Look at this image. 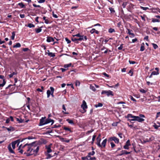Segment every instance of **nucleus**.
I'll return each mask as SVG.
<instances>
[{
  "label": "nucleus",
  "mask_w": 160,
  "mask_h": 160,
  "mask_svg": "<svg viewBox=\"0 0 160 160\" xmlns=\"http://www.w3.org/2000/svg\"><path fill=\"white\" fill-rule=\"evenodd\" d=\"M36 142H34L28 144L26 143L22 147V148H24L27 146H28V149L27 152H25L24 154H26L27 156H29L31 155L34 154L36 155L38 152L39 147L37 146L34 144L36 143Z\"/></svg>",
  "instance_id": "f257e3e1"
},
{
  "label": "nucleus",
  "mask_w": 160,
  "mask_h": 160,
  "mask_svg": "<svg viewBox=\"0 0 160 160\" xmlns=\"http://www.w3.org/2000/svg\"><path fill=\"white\" fill-rule=\"evenodd\" d=\"M101 94L102 95L105 94L108 97H109L110 96H114L113 92L110 90L108 91L102 90L101 92Z\"/></svg>",
  "instance_id": "f03ea898"
},
{
  "label": "nucleus",
  "mask_w": 160,
  "mask_h": 160,
  "mask_svg": "<svg viewBox=\"0 0 160 160\" xmlns=\"http://www.w3.org/2000/svg\"><path fill=\"white\" fill-rule=\"evenodd\" d=\"M144 119L142 118L139 116H135L134 117V118L132 119H128V121L131 122L132 121H137L139 122H142L144 121Z\"/></svg>",
  "instance_id": "7ed1b4c3"
},
{
  "label": "nucleus",
  "mask_w": 160,
  "mask_h": 160,
  "mask_svg": "<svg viewBox=\"0 0 160 160\" xmlns=\"http://www.w3.org/2000/svg\"><path fill=\"white\" fill-rule=\"evenodd\" d=\"M81 108L83 109V110L81 111L82 113H84L86 112V109L88 108V106L87 105V103L84 100H83L82 101V103L81 105Z\"/></svg>",
  "instance_id": "20e7f679"
},
{
  "label": "nucleus",
  "mask_w": 160,
  "mask_h": 160,
  "mask_svg": "<svg viewBox=\"0 0 160 160\" xmlns=\"http://www.w3.org/2000/svg\"><path fill=\"white\" fill-rule=\"evenodd\" d=\"M114 141L115 143H118L119 142V139L115 137H113L110 138L108 140V141Z\"/></svg>",
  "instance_id": "39448f33"
},
{
  "label": "nucleus",
  "mask_w": 160,
  "mask_h": 160,
  "mask_svg": "<svg viewBox=\"0 0 160 160\" xmlns=\"http://www.w3.org/2000/svg\"><path fill=\"white\" fill-rule=\"evenodd\" d=\"M52 145V144L51 143L49 145H46L45 146V148L47 149V152L48 153H50L52 151V150L51 149V147Z\"/></svg>",
  "instance_id": "423d86ee"
},
{
  "label": "nucleus",
  "mask_w": 160,
  "mask_h": 160,
  "mask_svg": "<svg viewBox=\"0 0 160 160\" xmlns=\"http://www.w3.org/2000/svg\"><path fill=\"white\" fill-rule=\"evenodd\" d=\"M155 70L156 71H152L151 74V77L152 75H158L159 74V69L158 68H155Z\"/></svg>",
  "instance_id": "0eeeda50"
},
{
  "label": "nucleus",
  "mask_w": 160,
  "mask_h": 160,
  "mask_svg": "<svg viewBox=\"0 0 160 160\" xmlns=\"http://www.w3.org/2000/svg\"><path fill=\"white\" fill-rule=\"evenodd\" d=\"M131 145L130 143V141L128 140L126 142L125 145L124 146L123 148L125 149H129V146Z\"/></svg>",
  "instance_id": "6e6552de"
},
{
  "label": "nucleus",
  "mask_w": 160,
  "mask_h": 160,
  "mask_svg": "<svg viewBox=\"0 0 160 160\" xmlns=\"http://www.w3.org/2000/svg\"><path fill=\"white\" fill-rule=\"evenodd\" d=\"M51 122H52L51 125H52L54 122V120L48 118L45 120V123L46 124Z\"/></svg>",
  "instance_id": "1a4fd4ad"
},
{
  "label": "nucleus",
  "mask_w": 160,
  "mask_h": 160,
  "mask_svg": "<svg viewBox=\"0 0 160 160\" xmlns=\"http://www.w3.org/2000/svg\"><path fill=\"white\" fill-rule=\"evenodd\" d=\"M107 140L106 138L104 139L102 142V144H101V147H98L99 148H104L105 147L106 144L107 142Z\"/></svg>",
  "instance_id": "9d476101"
},
{
  "label": "nucleus",
  "mask_w": 160,
  "mask_h": 160,
  "mask_svg": "<svg viewBox=\"0 0 160 160\" xmlns=\"http://www.w3.org/2000/svg\"><path fill=\"white\" fill-rule=\"evenodd\" d=\"M63 128L66 132H72V131L71 130V128L67 127L66 126H64L63 127Z\"/></svg>",
  "instance_id": "9b49d317"
},
{
  "label": "nucleus",
  "mask_w": 160,
  "mask_h": 160,
  "mask_svg": "<svg viewBox=\"0 0 160 160\" xmlns=\"http://www.w3.org/2000/svg\"><path fill=\"white\" fill-rule=\"evenodd\" d=\"M2 128H6L8 131H13L15 130V128L12 126L10 127L9 128L5 127L4 126H3Z\"/></svg>",
  "instance_id": "f8f14e48"
},
{
  "label": "nucleus",
  "mask_w": 160,
  "mask_h": 160,
  "mask_svg": "<svg viewBox=\"0 0 160 160\" xmlns=\"http://www.w3.org/2000/svg\"><path fill=\"white\" fill-rule=\"evenodd\" d=\"M45 120H44V118H42L40 119L39 125L42 126L45 124Z\"/></svg>",
  "instance_id": "ddd939ff"
},
{
  "label": "nucleus",
  "mask_w": 160,
  "mask_h": 160,
  "mask_svg": "<svg viewBox=\"0 0 160 160\" xmlns=\"http://www.w3.org/2000/svg\"><path fill=\"white\" fill-rule=\"evenodd\" d=\"M26 139V138H23L22 139H18L16 141H14V142H15L16 144H17L18 145L20 142H22L23 140Z\"/></svg>",
  "instance_id": "4468645a"
},
{
  "label": "nucleus",
  "mask_w": 160,
  "mask_h": 160,
  "mask_svg": "<svg viewBox=\"0 0 160 160\" xmlns=\"http://www.w3.org/2000/svg\"><path fill=\"white\" fill-rule=\"evenodd\" d=\"M97 142L96 144L98 147H101V144H100V142L101 140V138H97Z\"/></svg>",
  "instance_id": "2eb2a0df"
},
{
  "label": "nucleus",
  "mask_w": 160,
  "mask_h": 160,
  "mask_svg": "<svg viewBox=\"0 0 160 160\" xmlns=\"http://www.w3.org/2000/svg\"><path fill=\"white\" fill-rule=\"evenodd\" d=\"M8 150L9 151V152L11 153H15V152H14V151H13L12 148H11V145L10 144H9L8 146Z\"/></svg>",
  "instance_id": "dca6fc26"
},
{
  "label": "nucleus",
  "mask_w": 160,
  "mask_h": 160,
  "mask_svg": "<svg viewBox=\"0 0 160 160\" xmlns=\"http://www.w3.org/2000/svg\"><path fill=\"white\" fill-rule=\"evenodd\" d=\"M90 156L87 155L86 157H82L81 159L82 160H90Z\"/></svg>",
  "instance_id": "f3484780"
},
{
  "label": "nucleus",
  "mask_w": 160,
  "mask_h": 160,
  "mask_svg": "<svg viewBox=\"0 0 160 160\" xmlns=\"http://www.w3.org/2000/svg\"><path fill=\"white\" fill-rule=\"evenodd\" d=\"M42 27V26L40 27V28H36L35 29V30L37 33H38L41 32L42 30V29L41 28Z\"/></svg>",
  "instance_id": "a211bd4d"
},
{
  "label": "nucleus",
  "mask_w": 160,
  "mask_h": 160,
  "mask_svg": "<svg viewBox=\"0 0 160 160\" xmlns=\"http://www.w3.org/2000/svg\"><path fill=\"white\" fill-rule=\"evenodd\" d=\"M48 56L52 57H54L55 56V53L51 52H48Z\"/></svg>",
  "instance_id": "6ab92c4d"
},
{
  "label": "nucleus",
  "mask_w": 160,
  "mask_h": 160,
  "mask_svg": "<svg viewBox=\"0 0 160 160\" xmlns=\"http://www.w3.org/2000/svg\"><path fill=\"white\" fill-rule=\"evenodd\" d=\"M150 78V76H149L148 75V76L146 78V80L147 82V84L149 85L150 84V82L149 81V78Z\"/></svg>",
  "instance_id": "aec40b11"
},
{
  "label": "nucleus",
  "mask_w": 160,
  "mask_h": 160,
  "mask_svg": "<svg viewBox=\"0 0 160 160\" xmlns=\"http://www.w3.org/2000/svg\"><path fill=\"white\" fill-rule=\"evenodd\" d=\"M144 43H142L141 44V46L140 49V51H143L145 50V48L144 47Z\"/></svg>",
  "instance_id": "412c9836"
},
{
  "label": "nucleus",
  "mask_w": 160,
  "mask_h": 160,
  "mask_svg": "<svg viewBox=\"0 0 160 160\" xmlns=\"http://www.w3.org/2000/svg\"><path fill=\"white\" fill-rule=\"evenodd\" d=\"M108 32L110 33H112L115 32V31L114 29L110 28L108 29Z\"/></svg>",
  "instance_id": "4be33fe9"
},
{
  "label": "nucleus",
  "mask_w": 160,
  "mask_h": 160,
  "mask_svg": "<svg viewBox=\"0 0 160 160\" xmlns=\"http://www.w3.org/2000/svg\"><path fill=\"white\" fill-rule=\"evenodd\" d=\"M152 22H160V20L155 18H152Z\"/></svg>",
  "instance_id": "5701e85b"
},
{
  "label": "nucleus",
  "mask_w": 160,
  "mask_h": 160,
  "mask_svg": "<svg viewBox=\"0 0 160 160\" xmlns=\"http://www.w3.org/2000/svg\"><path fill=\"white\" fill-rule=\"evenodd\" d=\"M21 46V44L19 43H17L15 45L13 46V48H19Z\"/></svg>",
  "instance_id": "b1692460"
},
{
  "label": "nucleus",
  "mask_w": 160,
  "mask_h": 160,
  "mask_svg": "<svg viewBox=\"0 0 160 160\" xmlns=\"http://www.w3.org/2000/svg\"><path fill=\"white\" fill-rule=\"evenodd\" d=\"M66 121H67L69 123L72 125H74V124L73 121L69 119H66Z\"/></svg>",
  "instance_id": "393cba45"
},
{
  "label": "nucleus",
  "mask_w": 160,
  "mask_h": 160,
  "mask_svg": "<svg viewBox=\"0 0 160 160\" xmlns=\"http://www.w3.org/2000/svg\"><path fill=\"white\" fill-rule=\"evenodd\" d=\"M50 89L51 92V94L52 97H53V93L54 91V89L53 87H50Z\"/></svg>",
  "instance_id": "a878e982"
},
{
  "label": "nucleus",
  "mask_w": 160,
  "mask_h": 160,
  "mask_svg": "<svg viewBox=\"0 0 160 160\" xmlns=\"http://www.w3.org/2000/svg\"><path fill=\"white\" fill-rule=\"evenodd\" d=\"M117 26L120 29H121V28H123V25H122L121 22H119L117 23Z\"/></svg>",
  "instance_id": "bb28decb"
},
{
  "label": "nucleus",
  "mask_w": 160,
  "mask_h": 160,
  "mask_svg": "<svg viewBox=\"0 0 160 160\" xmlns=\"http://www.w3.org/2000/svg\"><path fill=\"white\" fill-rule=\"evenodd\" d=\"M17 72H13L12 73H11L9 75H8V76L10 78H11L13 76V75H17Z\"/></svg>",
  "instance_id": "cd10ccee"
},
{
  "label": "nucleus",
  "mask_w": 160,
  "mask_h": 160,
  "mask_svg": "<svg viewBox=\"0 0 160 160\" xmlns=\"http://www.w3.org/2000/svg\"><path fill=\"white\" fill-rule=\"evenodd\" d=\"M72 64L71 63H69L68 64H66L64 65V67L65 68H68V67H70L72 66Z\"/></svg>",
  "instance_id": "c85d7f7f"
},
{
  "label": "nucleus",
  "mask_w": 160,
  "mask_h": 160,
  "mask_svg": "<svg viewBox=\"0 0 160 160\" xmlns=\"http://www.w3.org/2000/svg\"><path fill=\"white\" fill-rule=\"evenodd\" d=\"M124 152L125 150H122L121 152V153H120L118 154L117 156H119L124 155Z\"/></svg>",
  "instance_id": "c756f323"
},
{
  "label": "nucleus",
  "mask_w": 160,
  "mask_h": 160,
  "mask_svg": "<svg viewBox=\"0 0 160 160\" xmlns=\"http://www.w3.org/2000/svg\"><path fill=\"white\" fill-rule=\"evenodd\" d=\"M18 5L21 8H24L25 7V5L23 4V3L22 2L19 3L18 4Z\"/></svg>",
  "instance_id": "7c9ffc66"
},
{
  "label": "nucleus",
  "mask_w": 160,
  "mask_h": 160,
  "mask_svg": "<svg viewBox=\"0 0 160 160\" xmlns=\"http://www.w3.org/2000/svg\"><path fill=\"white\" fill-rule=\"evenodd\" d=\"M95 153V152L94 151H92V152H89L88 154V155L91 156H93Z\"/></svg>",
  "instance_id": "2f4dec72"
},
{
  "label": "nucleus",
  "mask_w": 160,
  "mask_h": 160,
  "mask_svg": "<svg viewBox=\"0 0 160 160\" xmlns=\"http://www.w3.org/2000/svg\"><path fill=\"white\" fill-rule=\"evenodd\" d=\"M77 40L81 41L84 40V35H82L79 37V38H77Z\"/></svg>",
  "instance_id": "473e14b6"
},
{
  "label": "nucleus",
  "mask_w": 160,
  "mask_h": 160,
  "mask_svg": "<svg viewBox=\"0 0 160 160\" xmlns=\"http://www.w3.org/2000/svg\"><path fill=\"white\" fill-rule=\"evenodd\" d=\"M15 32H12V35L11 37V38L12 40H14V39L15 36Z\"/></svg>",
  "instance_id": "72a5a7b5"
},
{
  "label": "nucleus",
  "mask_w": 160,
  "mask_h": 160,
  "mask_svg": "<svg viewBox=\"0 0 160 160\" xmlns=\"http://www.w3.org/2000/svg\"><path fill=\"white\" fill-rule=\"evenodd\" d=\"M51 91H50V90H48L47 92V98H48L49 97L50 95H51Z\"/></svg>",
  "instance_id": "f704fd0d"
},
{
  "label": "nucleus",
  "mask_w": 160,
  "mask_h": 160,
  "mask_svg": "<svg viewBox=\"0 0 160 160\" xmlns=\"http://www.w3.org/2000/svg\"><path fill=\"white\" fill-rule=\"evenodd\" d=\"M6 82L5 79H3V83L2 84H0V87H3L6 84Z\"/></svg>",
  "instance_id": "c9c22d12"
},
{
  "label": "nucleus",
  "mask_w": 160,
  "mask_h": 160,
  "mask_svg": "<svg viewBox=\"0 0 160 160\" xmlns=\"http://www.w3.org/2000/svg\"><path fill=\"white\" fill-rule=\"evenodd\" d=\"M27 26L30 28H32L35 27V25L32 23H29L28 24Z\"/></svg>",
  "instance_id": "e433bc0d"
},
{
  "label": "nucleus",
  "mask_w": 160,
  "mask_h": 160,
  "mask_svg": "<svg viewBox=\"0 0 160 160\" xmlns=\"http://www.w3.org/2000/svg\"><path fill=\"white\" fill-rule=\"evenodd\" d=\"M103 104L102 103H98L97 104H96L95 105V107L97 108L98 107H100L102 106Z\"/></svg>",
  "instance_id": "4c0bfd02"
},
{
  "label": "nucleus",
  "mask_w": 160,
  "mask_h": 160,
  "mask_svg": "<svg viewBox=\"0 0 160 160\" xmlns=\"http://www.w3.org/2000/svg\"><path fill=\"white\" fill-rule=\"evenodd\" d=\"M135 116L132 115V114H129L127 115V117H126L127 118H134V117Z\"/></svg>",
  "instance_id": "58836bf2"
},
{
  "label": "nucleus",
  "mask_w": 160,
  "mask_h": 160,
  "mask_svg": "<svg viewBox=\"0 0 160 160\" xmlns=\"http://www.w3.org/2000/svg\"><path fill=\"white\" fill-rule=\"evenodd\" d=\"M90 89L92 90L93 91H95L96 90V89L92 85L90 86Z\"/></svg>",
  "instance_id": "ea45409f"
},
{
  "label": "nucleus",
  "mask_w": 160,
  "mask_h": 160,
  "mask_svg": "<svg viewBox=\"0 0 160 160\" xmlns=\"http://www.w3.org/2000/svg\"><path fill=\"white\" fill-rule=\"evenodd\" d=\"M21 146V145L19 146L18 148V150H19L18 152L21 153V154H22L23 151L22 149H20Z\"/></svg>",
  "instance_id": "a19ab883"
},
{
  "label": "nucleus",
  "mask_w": 160,
  "mask_h": 160,
  "mask_svg": "<svg viewBox=\"0 0 160 160\" xmlns=\"http://www.w3.org/2000/svg\"><path fill=\"white\" fill-rule=\"evenodd\" d=\"M109 9L110 10L111 13H113L115 12V11L114 10V8L112 7L109 8Z\"/></svg>",
  "instance_id": "79ce46f5"
},
{
  "label": "nucleus",
  "mask_w": 160,
  "mask_h": 160,
  "mask_svg": "<svg viewBox=\"0 0 160 160\" xmlns=\"http://www.w3.org/2000/svg\"><path fill=\"white\" fill-rule=\"evenodd\" d=\"M11 144L12 148L14 149L15 148V145L16 144L14 142H12Z\"/></svg>",
  "instance_id": "37998d69"
},
{
  "label": "nucleus",
  "mask_w": 160,
  "mask_h": 160,
  "mask_svg": "<svg viewBox=\"0 0 160 160\" xmlns=\"http://www.w3.org/2000/svg\"><path fill=\"white\" fill-rule=\"evenodd\" d=\"M51 37L48 36L47 37V41L48 42H51Z\"/></svg>",
  "instance_id": "c03bdc74"
},
{
  "label": "nucleus",
  "mask_w": 160,
  "mask_h": 160,
  "mask_svg": "<svg viewBox=\"0 0 160 160\" xmlns=\"http://www.w3.org/2000/svg\"><path fill=\"white\" fill-rule=\"evenodd\" d=\"M153 126L156 129H158L159 127H160V125H156L155 123H154V125H153Z\"/></svg>",
  "instance_id": "a18cd8bd"
},
{
  "label": "nucleus",
  "mask_w": 160,
  "mask_h": 160,
  "mask_svg": "<svg viewBox=\"0 0 160 160\" xmlns=\"http://www.w3.org/2000/svg\"><path fill=\"white\" fill-rule=\"evenodd\" d=\"M127 30L128 31L127 33L129 35H130L132 33L131 32H132V30L128 28H127Z\"/></svg>",
  "instance_id": "49530a36"
},
{
  "label": "nucleus",
  "mask_w": 160,
  "mask_h": 160,
  "mask_svg": "<svg viewBox=\"0 0 160 160\" xmlns=\"http://www.w3.org/2000/svg\"><path fill=\"white\" fill-rule=\"evenodd\" d=\"M17 121H18L19 123H22L23 122V120H22V119H19V118H17Z\"/></svg>",
  "instance_id": "de8ad7c7"
},
{
  "label": "nucleus",
  "mask_w": 160,
  "mask_h": 160,
  "mask_svg": "<svg viewBox=\"0 0 160 160\" xmlns=\"http://www.w3.org/2000/svg\"><path fill=\"white\" fill-rule=\"evenodd\" d=\"M82 35H81L79 33H78L77 34H75L74 35H72V36L73 37H79L81 36Z\"/></svg>",
  "instance_id": "09e8293b"
},
{
  "label": "nucleus",
  "mask_w": 160,
  "mask_h": 160,
  "mask_svg": "<svg viewBox=\"0 0 160 160\" xmlns=\"http://www.w3.org/2000/svg\"><path fill=\"white\" fill-rule=\"evenodd\" d=\"M110 144L111 145V148H113L115 146V145L113 142H111Z\"/></svg>",
  "instance_id": "8fccbe9b"
},
{
  "label": "nucleus",
  "mask_w": 160,
  "mask_h": 160,
  "mask_svg": "<svg viewBox=\"0 0 160 160\" xmlns=\"http://www.w3.org/2000/svg\"><path fill=\"white\" fill-rule=\"evenodd\" d=\"M152 44L154 49H156L158 48V46L156 44L152 43Z\"/></svg>",
  "instance_id": "3c124183"
},
{
  "label": "nucleus",
  "mask_w": 160,
  "mask_h": 160,
  "mask_svg": "<svg viewBox=\"0 0 160 160\" xmlns=\"http://www.w3.org/2000/svg\"><path fill=\"white\" fill-rule=\"evenodd\" d=\"M71 39L72 41L74 42L76 41L77 40V38H75L74 37H71Z\"/></svg>",
  "instance_id": "603ef678"
},
{
  "label": "nucleus",
  "mask_w": 160,
  "mask_h": 160,
  "mask_svg": "<svg viewBox=\"0 0 160 160\" xmlns=\"http://www.w3.org/2000/svg\"><path fill=\"white\" fill-rule=\"evenodd\" d=\"M52 16L54 18H58V16L56 14H54V12L53 11L52 12Z\"/></svg>",
  "instance_id": "864d4df0"
},
{
  "label": "nucleus",
  "mask_w": 160,
  "mask_h": 160,
  "mask_svg": "<svg viewBox=\"0 0 160 160\" xmlns=\"http://www.w3.org/2000/svg\"><path fill=\"white\" fill-rule=\"evenodd\" d=\"M128 73H130L131 76H132L133 75V70L132 69H131L129 72Z\"/></svg>",
  "instance_id": "5fc2aeb1"
},
{
  "label": "nucleus",
  "mask_w": 160,
  "mask_h": 160,
  "mask_svg": "<svg viewBox=\"0 0 160 160\" xmlns=\"http://www.w3.org/2000/svg\"><path fill=\"white\" fill-rule=\"evenodd\" d=\"M123 44H121L120 46L118 48V49L119 50H122L123 48Z\"/></svg>",
  "instance_id": "6e6d98bb"
},
{
  "label": "nucleus",
  "mask_w": 160,
  "mask_h": 160,
  "mask_svg": "<svg viewBox=\"0 0 160 160\" xmlns=\"http://www.w3.org/2000/svg\"><path fill=\"white\" fill-rule=\"evenodd\" d=\"M61 127V125L60 124H58V125L55 124L53 126V128H57L60 127Z\"/></svg>",
  "instance_id": "4d7b16f0"
},
{
  "label": "nucleus",
  "mask_w": 160,
  "mask_h": 160,
  "mask_svg": "<svg viewBox=\"0 0 160 160\" xmlns=\"http://www.w3.org/2000/svg\"><path fill=\"white\" fill-rule=\"evenodd\" d=\"M65 39L68 44L70 43L71 42V41L69 40L68 38H65Z\"/></svg>",
  "instance_id": "13d9d810"
},
{
  "label": "nucleus",
  "mask_w": 160,
  "mask_h": 160,
  "mask_svg": "<svg viewBox=\"0 0 160 160\" xmlns=\"http://www.w3.org/2000/svg\"><path fill=\"white\" fill-rule=\"evenodd\" d=\"M140 91L141 92L143 93H145L146 92V91L144 89L142 88L140 89Z\"/></svg>",
  "instance_id": "bf43d9fd"
},
{
  "label": "nucleus",
  "mask_w": 160,
  "mask_h": 160,
  "mask_svg": "<svg viewBox=\"0 0 160 160\" xmlns=\"http://www.w3.org/2000/svg\"><path fill=\"white\" fill-rule=\"evenodd\" d=\"M52 156H51V155L50 154H48L47 155V157L46 158V159H48L51 158L52 157Z\"/></svg>",
  "instance_id": "052dcab7"
},
{
  "label": "nucleus",
  "mask_w": 160,
  "mask_h": 160,
  "mask_svg": "<svg viewBox=\"0 0 160 160\" xmlns=\"http://www.w3.org/2000/svg\"><path fill=\"white\" fill-rule=\"evenodd\" d=\"M102 74L105 77H106L108 78H109V75L108 74H107L105 72H103V73H102Z\"/></svg>",
  "instance_id": "680f3d73"
},
{
  "label": "nucleus",
  "mask_w": 160,
  "mask_h": 160,
  "mask_svg": "<svg viewBox=\"0 0 160 160\" xmlns=\"http://www.w3.org/2000/svg\"><path fill=\"white\" fill-rule=\"evenodd\" d=\"M95 29L94 28H92V30H91L90 32L91 34H93L95 33Z\"/></svg>",
  "instance_id": "e2e57ef3"
},
{
  "label": "nucleus",
  "mask_w": 160,
  "mask_h": 160,
  "mask_svg": "<svg viewBox=\"0 0 160 160\" xmlns=\"http://www.w3.org/2000/svg\"><path fill=\"white\" fill-rule=\"evenodd\" d=\"M141 8L144 10H146L148 9H149L147 7H144L142 6H141Z\"/></svg>",
  "instance_id": "0e129e2a"
},
{
  "label": "nucleus",
  "mask_w": 160,
  "mask_h": 160,
  "mask_svg": "<svg viewBox=\"0 0 160 160\" xmlns=\"http://www.w3.org/2000/svg\"><path fill=\"white\" fill-rule=\"evenodd\" d=\"M90 160H96V158L95 157H91L90 156Z\"/></svg>",
  "instance_id": "69168bd1"
},
{
  "label": "nucleus",
  "mask_w": 160,
  "mask_h": 160,
  "mask_svg": "<svg viewBox=\"0 0 160 160\" xmlns=\"http://www.w3.org/2000/svg\"><path fill=\"white\" fill-rule=\"evenodd\" d=\"M129 62L130 64H134L136 63V62L134 61H132L130 60L129 61Z\"/></svg>",
  "instance_id": "338daca9"
},
{
  "label": "nucleus",
  "mask_w": 160,
  "mask_h": 160,
  "mask_svg": "<svg viewBox=\"0 0 160 160\" xmlns=\"http://www.w3.org/2000/svg\"><path fill=\"white\" fill-rule=\"evenodd\" d=\"M122 133H118V135L119 136V137L121 138H122Z\"/></svg>",
  "instance_id": "774afa93"
}]
</instances>
